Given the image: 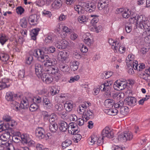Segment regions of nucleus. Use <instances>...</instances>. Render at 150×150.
Segmentation results:
<instances>
[{"instance_id":"nucleus-47","label":"nucleus","mask_w":150,"mask_h":150,"mask_svg":"<svg viewBox=\"0 0 150 150\" xmlns=\"http://www.w3.org/2000/svg\"><path fill=\"white\" fill-rule=\"evenodd\" d=\"M38 107V106L37 104L34 103L31 105L29 109L31 111L34 112L37 110Z\"/></svg>"},{"instance_id":"nucleus-10","label":"nucleus","mask_w":150,"mask_h":150,"mask_svg":"<svg viewBox=\"0 0 150 150\" xmlns=\"http://www.w3.org/2000/svg\"><path fill=\"white\" fill-rule=\"evenodd\" d=\"M137 102L136 98L133 97H129L127 98L125 100L124 103L126 105L131 107L135 106Z\"/></svg>"},{"instance_id":"nucleus-2","label":"nucleus","mask_w":150,"mask_h":150,"mask_svg":"<svg viewBox=\"0 0 150 150\" xmlns=\"http://www.w3.org/2000/svg\"><path fill=\"white\" fill-rule=\"evenodd\" d=\"M133 137V135L132 132L129 131L125 132L118 135V139L120 141L125 142L132 140Z\"/></svg>"},{"instance_id":"nucleus-61","label":"nucleus","mask_w":150,"mask_h":150,"mask_svg":"<svg viewBox=\"0 0 150 150\" xmlns=\"http://www.w3.org/2000/svg\"><path fill=\"white\" fill-rule=\"evenodd\" d=\"M93 3H89V2H85L83 4V6L84 7V8H85V10L86 9H87L88 8H90V6H91L92 7H93L92 4H93Z\"/></svg>"},{"instance_id":"nucleus-64","label":"nucleus","mask_w":150,"mask_h":150,"mask_svg":"<svg viewBox=\"0 0 150 150\" xmlns=\"http://www.w3.org/2000/svg\"><path fill=\"white\" fill-rule=\"evenodd\" d=\"M63 30L66 33L68 34H70L71 33L72 30L71 29L69 28L68 27L66 26H64L63 27Z\"/></svg>"},{"instance_id":"nucleus-59","label":"nucleus","mask_w":150,"mask_h":150,"mask_svg":"<svg viewBox=\"0 0 150 150\" xmlns=\"http://www.w3.org/2000/svg\"><path fill=\"white\" fill-rule=\"evenodd\" d=\"M92 5L93 6V7L92 6V7L91 6H90V8H88L87 9H86V11L89 12H91L94 11L96 8V5L94 3L92 4Z\"/></svg>"},{"instance_id":"nucleus-15","label":"nucleus","mask_w":150,"mask_h":150,"mask_svg":"<svg viewBox=\"0 0 150 150\" xmlns=\"http://www.w3.org/2000/svg\"><path fill=\"white\" fill-rule=\"evenodd\" d=\"M139 28L145 30L147 35L150 34V23L149 21L148 22L144 23L143 24H141Z\"/></svg>"},{"instance_id":"nucleus-16","label":"nucleus","mask_w":150,"mask_h":150,"mask_svg":"<svg viewBox=\"0 0 150 150\" xmlns=\"http://www.w3.org/2000/svg\"><path fill=\"white\" fill-rule=\"evenodd\" d=\"M58 68L63 73L68 72L69 70L68 66L62 62L59 63L58 65Z\"/></svg>"},{"instance_id":"nucleus-35","label":"nucleus","mask_w":150,"mask_h":150,"mask_svg":"<svg viewBox=\"0 0 150 150\" xmlns=\"http://www.w3.org/2000/svg\"><path fill=\"white\" fill-rule=\"evenodd\" d=\"M129 111V108L127 107H121L120 109V113L123 115H126L128 113Z\"/></svg>"},{"instance_id":"nucleus-54","label":"nucleus","mask_w":150,"mask_h":150,"mask_svg":"<svg viewBox=\"0 0 150 150\" xmlns=\"http://www.w3.org/2000/svg\"><path fill=\"white\" fill-rule=\"evenodd\" d=\"M127 84L125 82H122L121 84L120 85V87L119 88L117 87V91H121L124 90L127 87Z\"/></svg>"},{"instance_id":"nucleus-46","label":"nucleus","mask_w":150,"mask_h":150,"mask_svg":"<svg viewBox=\"0 0 150 150\" xmlns=\"http://www.w3.org/2000/svg\"><path fill=\"white\" fill-rule=\"evenodd\" d=\"M84 42L88 46H90L93 45V42L90 38L86 37L84 40Z\"/></svg>"},{"instance_id":"nucleus-28","label":"nucleus","mask_w":150,"mask_h":150,"mask_svg":"<svg viewBox=\"0 0 150 150\" xmlns=\"http://www.w3.org/2000/svg\"><path fill=\"white\" fill-rule=\"evenodd\" d=\"M42 102L43 104L45 107H48L49 108H50L51 107L52 104L50 100L48 98H47L46 96H44L43 97Z\"/></svg>"},{"instance_id":"nucleus-13","label":"nucleus","mask_w":150,"mask_h":150,"mask_svg":"<svg viewBox=\"0 0 150 150\" xmlns=\"http://www.w3.org/2000/svg\"><path fill=\"white\" fill-rule=\"evenodd\" d=\"M58 124L59 129L62 132H65L67 129H68L69 126H68L67 123L64 121L60 120Z\"/></svg>"},{"instance_id":"nucleus-30","label":"nucleus","mask_w":150,"mask_h":150,"mask_svg":"<svg viewBox=\"0 0 150 150\" xmlns=\"http://www.w3.org/2000/svg\"><path fill=\"white\" fill-rule=\"evenodd\" d=\"M27 101H28L26 99H25V100L24 99L22 101L21 103V104H20V107L19 108L18 110H19V108H20L21 107V108L23 109L28 108L29 107V106Z\"/></svg>"},{"instance_id":"nucleus-14","label":"nucleus","mask_w":150,"mask_h":150,"mask_svg":"<svg viewBox=\"0 0 150 150\" xmlns=\"http://www.w3.org/2000/svg\"><path fill=\"white\" fill-rule=\"evenodd\" d=\"M146 22H148V20L144 15H141L137 16L136 22L137 24L139 23L138 26V28L140 27L141 24H143Z\"/></svg>"},{"instance_id":"nucleus-8","label":"nucleus","mask_w":150,"mask_h":150,"mask_svg":"<svg viewBox=\"0 0 150 150\" xmlns=\"http://www.w3.org/2000/svg\"><path fill=\"white\" fill-rule=\"evenodd\" d=\"M70 131L71 134H77L79 132V129L76 124L72 122L69 124L68 131L69 133H70Z\"/></svg>"},{"instance_id":"nucleus-63","label":"nucleus","mask_w":150,"mask_h":150,"mask_svg":"<svg viewBox=\"0 0 150 150\" xmlns=\"http://www.w3.org/2000/svg\"><path fill=\"white\" fill-rule=\"evenodd\" d=\"M25 71L24 70L22 69L20 70L18 72V76L19 78L21 79L24 77Z\"/></svg>"},{"instance_id":"nucleus-42","label":"nucleus","mask_w":150,"mask_h":150,"mask_svg":"<svg viewBox=\"0 0 150 150\" xmlns=\"http://www.w3.org/2000/svg\"><path fill=\"white\" fill-rule=\"evenodd\" d=\"M91 16L92 17H93V18L91 21V23L92 24L94 25L98 21V16H97V15H91Z\"/></svg>"},{"instance_id":"nucleus-19","label":"nucleus","mask_w":150,"mask_h":150,"mask_svg":"<svg viewBox=\"0 0 150 150\" xmlns=\"http://www.w3.org/2000/svg\"><path fill=\"white\" fill-rule=\"evenodd\" d=\"M115 101L111 99H108L105 100L104 104V105L108 108H112L114 104Z\"/></svg>"},{"instance_id":"nucleus-58","label":"nucleus","mask_w":150,"mask_h":150,"mask_svg":"<svg viewBox=\"0 0 150 150\" xmlns=\"http://www.w3.org/2000/svg\"><path fill=\"white\" fill-rule=\"evenodd\" d=\"M79 79V76L78 75L74 76V77H71L69 82V83H72L75 81L78 80Z\"/></svg>"},{"instance_id":"nucleus-7","label":"nucleus","mask_w":150,"mask_h":150,"mask_svg":"<svg viewBox=\"0 0 150 150\" xmlns=\"http://www.w3.org/2000/svg\"><path fill=\"white\" fill-rule=\"evenodd\" d=\"M45 62L44 64L45 67H49L54 66L57 63V61L55 59L50 58L48 56L46 55L43 60V62Z\"/></svg>"},{"instance_id":"nucleus-1","label":"nucleus","mask_w":150,"mask_h":150,"mask_svg":"<svg viewBox=\"0 0 150 150\" xmlns=\"http://www.w3.org/2000/svg\"><path fill=\"white\" fill-rule=\"evenodd\" d=\"M17 95L14 94V92L8 91L6 93V99L8 101L11 102V106L13 109L17 111L20 108V103L14 100L17 98Z\"/></svg>"},{"instance_id":"nucleus-39","label":"nucleus","mask_w":150,"mask_h":150,"mask_svg":"<svg viewBox=\"0 0 150 150\" xmlns=\"http://www.w3.org/2000/svg\"><path fill=\"white\" fill-rule=\"evenodd\" d=\"M8 39L6 36L3 34H0V42L3 45L7 40Z\"/></svg>"},{"instance_id":"nucleus-37","label":"nucleus","mask_w":150,"mask_h":150,"mask_svg":"<svg viewBox=\"0 0 150 150\" xmlns=\"http://www.w3.org/2000/svg\"><path fill=\"white\" fill-rule=\"evenodd\" d=\"M104 85L105 86V89L106 90V93L105 94L107 95H110L111 94V92L110 91L111 90V88L110 86V85L109 83L107 81L106 82H105V83H103Z\"/></svg>"},{"instance_id":"nucleus-24","label":"nucleus","mask_w":150,"mask_h":150,"mask_svg":"<svg viewBox=\"0 0 150 150\" xmlns=\"http://www.w3.org/2000/svg\"><path fill=\"white\" fill-rule=\"evenodd\" d=\"M138 62L137 61H135V66L134 65H133V68L135 69H137L139 71L142 70V69H144L145 68V65L143 63H140V64H138Z\"/></svg>"},{"instance_id":"nucleus-20","label":"nucleus","mask_w":150,"mask_h":150,"mask_svg":"<svg viewBox=\"0 0 150 150\" xmlns=\"http://www.w3.org/2000/svg\"><path fill=\"white\" fill-rule=\"evenodd\" d=\"M53 120H52L50 122L49 125V129L50 131L53 133L55 132L58 129V126L57 124L53 123Z\"/></svg>"},{"instance_id":"nucleus-55","label":"nucleus","mask_w":150,"mask_h":150,"mask_svg":"<svg viewBox=\"0 0 150 150\" xmlns=\"http://www.w3.org/2000/svg\"><path fill=\"white\" fill-rule=\"evenodd\" d=\"M59 91L56 89L55 88H52L50 89V93L52 96H53L58 93Z\"/></svg>"},{"instance_id":"nucleus-18","label":"nucleus","mask_w":150,"mask_h":150,"mask_svg":"<svg viewBox=\"0 0 150 150\" xmlns=\"http://www.w3.org/2000/svg\"><path fill=\"white\" fill-rule=\"evenodd\" d=\"M37 17L38 16L36 14H33L30 15L28 19L30 24L32 25H36L38 23Z\"/></svg>"},{"instance_id":"nucleus-38","label":"nucleus","mask_w":150,"mask_h":150,"mask_svg":"<svg viewBox=\"0 0 150 150\" xmlns=\"http://www.w3.org/2000/svg\"><path fill=\"white\" fill-rule=\"evenodd\" d=\"M20 25L23 28H26L28 22L25 18H23L20 20Z\"/></svg>"},{"instance_id":"nucleus-34","label":"nucleus","mask_w":150,"mask_h":150,"mask_svg":"<svg viewBox=\"0 0 150 150\" xmlns=\"http://www.w3.org/2000/svg\"><path fill=\"white\" fill-rule=\"evenodd\" d=\"M45 52L47 53H53L55 50V48L53 46H51L43 48Z\"/></svg>"},{"instance_id":"nucleus-48","label":"nucleus","mask_w":150,"mask_h":150,"mask_svg":"<svg viewBox=\"0 0 150 150\" xmlns=\"http://www.w3.org/2000/svg\"><path fill=\"white\" fill-rule=\"evenodd\" d=\"M33 100L34 103L38 104L41 102L42 99L41 97L39 96H36L33 98Z\"/></svg>"},{"instance_id":"nucleus-17","label":"nucleus","mask_w":150,"mask_h":150,"mask_svg":"<svg viewBox=\"0 0 150 150\" xmlns=\"http://www.w3.org/2000/svg\"><path fill=\"white\" fill-rule=\"evenodd\" d=\"M83 118H85L86 120H88L89 119H93L94 117V115L93 112L90 110L85 111V112L83 111Z\"/></svg>"},{"instance_id":"nucleus-22","label":"nucleus","mask_w":150,"mask_h":150,"mask_svg":"<svg viewBox=\"0 0 150 150\" xmlns=\"http://www.w3.org/2000/svg\"><path fill=\"white\" fill-rule=\"evenodd\" d=\"M7 81L6 79H4L0 82V91L10 86V84Z\"/></svg>"},{"instance_id":"nucleus-31","label":"nucleus","mask_w":150,"mask_h":150,"mask_svg":"<svg viewBox=\"0 0 150 150\" xmlns=\"http://www.w3.org/2000/svg\"><path fill=\"white\" fill-rule=\"evenodd\" d=\"M42 114L45 121H47L49 120V122H51V121L52 120V119L49 118L50 115L48 114L47 112L44 111H42Z\"/></svg>"},{"instance_id":"nucleus-21","label":"nucleus","mask_w":150,"mask_h":150,"mask_svg":"<svg viewBox=\"0 0 150 150\" xmlns=\"http://www.w3.org/2000/svg\"><path fill=\"white\" fill-rule=\"evenodd\" d=\"M105 113L109 115H115L118 112V110L115 108L106 109L105 110Z\"/></svg>"},{"instance_id":"nucleus-52","label":"nucleus","mask_w":150,"mask_h":150,"mask_svg":"<svg viewBox=\"0 0 150 150\" xmlns=\"http://www.w3.org/2000/svg\"><path fill=\"white\" fill-rule=\"evenodd\" d=\"M122 82L121 81H120L117 80L116 81L113 86L114 89L117 91V88H119V87H120V85L121 84Z\"/></svg>"},{"instance_id":"nucleus-9","label":"nucleus","mask_w":150,"mask_h":150,"mask_svg":"<svg viewBox=\"0 0 150 150\" xmlns=\"http://www.w3.org/2000/svg\"><path fill=\"white\" fill-rule=\"evenodd\" d=\"M98 8L100 10H103L104 13L105 14L108 13L109 11L108 4L105 1L103 2L101 1L98 3Z\"/></svg>"},{"instance_id":"nucleus-12","label":"nucleus","mask_w":150,"mask_h":150,"mask_svg":"<svg viewBox=\"0 0 150 150\" xmlns=\"http://www.w3.org/2000/svg\"><path fill=\"white\" fill-rule=\"evenodd\" d=\"M45 132L44 129L41 127L37 128L35 130V135L40 139H42L45 136Z\"/></svg>"},{"instance_id":"nucleus-44","label":"nucleus","mask_w":150,"mask_h":150,"mask_svg":"<svg viewBox=\"0 0 150 150\" xmlns=\"http://www.w3.org/2000/svg\"><path fill=\"white\" fill-rule=\"evenodd\" d=\"M4 145L6 146H9L8 147L6 150H21V149H15L13 145L11 144H10L7 142H6L4 144Z\"/></svg>"},{"instance_id":"nucleus-50","label":"nucleus","mask_w":150,"mask_h":150,"mask_svg":"<svg viewBox=\"0 0 150 150\" xmlns=\"http://www.w3.org/2000/svg\"><path fill=\"white\" fill-rule=\"evenodd\" d=\"M130 11L128 9L127 11H125L123 12L122 16L124 18H127L130 16Z\"/></svg>"},{"instance_id":"nucleus-51","label":"nucleus","mask_w":150,"mask_h":150,"mask_svg":"<svg viewBox=\"0 0 150 150\" xmlns=\"http://www.w3.org/2000/svg\"><path fill=\"white\" fill-rule=\"evenodd\" d=\"M16 11L18 14L21 15L24 12V9L22 6H19L16 8Z\"/></svg>"},{"instance_id":"nucleus-27","label":"nucleus","mask_w":150,"mask_h":150,"mask_svg":"<svg viewBox=\"0 0 150 150\" xmlns=\"http://www.w3.org/2000/svg\"><path fill=\"white\" fill-rule=\"evenodd\" d=\"M62 2L61 0L54 1L52 4V7L55 9H59L62 6Z\"/></svg>"},{"instance_id":"nucleus-45","label":"nucleus","mask_w":150,"mask_h":150,"mask_svg":"<svg viewBox=\"0 0 150 150\" xmlns=\"http://www.w3.org/2000/svg\"><path fill=\"white\" fill-rule=\"evenodd\" d=\"M98 138L95 136H92L91 137L89 138V140L90 141L91 144L93 145L94 144H96L97 140Z\"/></svg>"},{"instance_id":"nucleus-6","label":"nucleus","mask_w":150,"mask_h":150,"mask_svg":"<svg viewBox=\"0 0 150 150\" xmlns=\"http://www.w3.org/2000/svg\"><path fill=\"white\" fill-rule=\"evenodd\" d=\"M113 132L108 127H106L102 131V136L103 137L112 138L114 137Z\"/></svg>"},{"instance_id":"nucleus-57","label":"nucleus","mask_w":150,"mask_h":150,"mask_svg":"<svg viewBox=\"0 0 150 150\" xmlns=\"http://www.w3.org/2000/svg\"><path fill=\"white\" fill-rule=\"evenodd\" d=\"M36 5L38 6L42 7L45 4V2L44 0H38L35 2Z\"/></svg>"},{"instance_id":"nucleus-11","label":"nucleus","mask_w":150,"mask_h":150,"mask_svg":"<svg viewBox=\"0 0 150 150\" xmlns=\"http://www.w3.org/2000/svg\"><path fill=\"white\" fill-rule=\"evenodd\" d=\"M40 77L44 82L48 84L51 83L53 80V76L47 73L43 74Z\"/></svg>"},{"instance_id":"nucleus-60","label":"nucleus","mask_w":150,"mask_h":150,"mask_svg":"<svg viewBox=\"0 0 150 150\" xmlns=\"http://www.w3.org/2000/svg\"><path fill=\"white\" fill-rule=\"evenodd\" d=\"M82 8V7L79 5L75 6L74 7L75 10L77 11L79 14L80 13H82L81 11Z\"/></svg>"},{"instance_id":"nucleus-43","label":"nucleus","mask_w":150,"mask_h":150,"mask_svg":"<svg viewBox=\"0 0 150 150\" xmlns=\"http://www.w3.org/2000/svg\"><path fill=\"white\" fill-rule=\"evenodd\" d=\"M61 41L62 45L61 47H62L63 49H65L69 46V43L67 40H63Z\"/></svg>"},{"instance_id":"nucleus-3","label":"nucleus","mask_w":150,"mask_h":150,"mask_svg":"<svg viewBox=\"0 0 150 150\" xmlns=\"http://www.w3.org/2000/svg\"><path fill=\"white\" fill-rule=\"evenodd\" d=\"M17 125V122L13 120H11L9 122L6 124L0 122V132L7 130L9 128H14Z\"/></svg>"},{"instance_id":"nucleus-56","label":"nucleus","mask_w":150,"mask_h":150,"mask_svg":"<svg viewBox=\"0 0 150 150\" xmlns=\"http://www.w3.org/2000/svg\"><path fill=\"white\" fill-rule=\"evenodd\" d=\"M55 74L54 75V78L57 81H58L61 78L62 75L57 70Z\"/></svg>"},{"instance_id":"nucleus-5","label":"nucleus","mask_w":150,"mask_h":150,"mask_svg":"<svg viewBox=\"0 0 150 150\" xmlns=\"http://www.w3.org/2000/svg\"><path fill=\"white\" fill-rule=\"evenodd\" d=\"M44 52L40 49L34 50L33 52V55L37 58V60L41 62H43L46 55H45Z\"/></svg>"},{"instance_id":"nucleus-23","label":"nucleus","mask_w":150,"mask_h":150,"mask_svg":"<svg viewBox=\"0 0 150 150\" xmlns=\"http://www.w3.org/2000/svg\"><path fill=\"white\" fill-rule=\"evenodd\" d=\"M64 107L66 111L70 112L72 110L73 107V102L71 101H67L64 104Z\"/></svg>"},{"instance_id":"nucleus-29","label":"nucleus","mask_w":150,"mask_h":150,"mask_svg":"<svg viewBox=\"0 0 150 150\" xmlns=\"http://www.w3.org/2000/svg\"><path fill=\"white\" fill-rule=\"evenodd\" d=\"M22 142L23 144H26L31 139L29 135L27 134H23L21 136Z\"/></svg>"},{"instance_id":"nucleus-62","label":"nucleus","mask_w":150,"mask_h":150,"mask_svg":"<svg viewBox=\"0 0 150 150\" xmlns=\"http://www.w3.org/2000/svg\"><path fill=\"white\" fill-rule=\"evenodd\" d=\"M125 27L126 32L127 33H129L132 30L131 24H129L128 25L127 24L125 25Z\"/></svg>"},{"instance_id":"nucleus-41","label":"nucleus","mask_w":150,"mask_h":150,"mask_svg":"<svg viewBox=\"0 0 150 150\" xmlns=\"http://www.w3.org/2000/svg\"><path fill=\"white\" fill-rule=\"evenodd\" d=\"M57 114L62 119H64L67 115V113L66 111H64V110L60 112H57Z\"/></svg>"},{"instance_id":"nucleus-26","label":"nucleus","mask_w":150,"mask_h":150,"mask_svg":"<svg viewBox=\"0 0 150 150\" xmlns=\"http://www.w3.org/2000/svg\"><path fill=\"white\" fill-rule=\"evenodd\" d=\"M108 43L112 45V48L114 50L117 51L118 48L119 43L117 41L115 42L112 39H109L108 40Z\"/></svg>"},{"instance_id":"nucleus-33","label":"nucleus","mask_w":150,"mask_h":150,"mask_svg":"<svg viewBox=\"0 0 150 150\" xmlns=\"http://www.w3.org/2000/svg\"><path fill=\"white\" fill-rule=\"evenodd\" d=\"M1 61L5 62V63H7L6 62L8 61L9 58L8 55L5 53H1Z\"/></svg>"},{"instance_id":"nucleus-53","label":"nucleus","mask_w":150,"mask_h":150,"mask_svg":"<svg viewBox=\"0 0 150 150\" xmlns=\"http://www.w3.org/2000/svg\"><path fill=\"white\" fill-rule=\"evenodd\" d=\"M54 46L59 49L63 50L62 47H61L62 45L61 41L57 40L56 41L54 42Z\"/></svg>"},{"instance_id":"nucleus-25","label":"nucleus","mask_w":150,"mask_h":150,"mask_svg":"<svg viewBox=\"0 0 150 150\" xmlns=\"http://www.w3.org/2000/svg\"><path fill=\"white\" fill-rule=\"evenodd\" d=\"M40 30V29L39 28H36L32 30L30 35L32 40H36V36L38 35Z\"/></svg>"},{"instance_id":"nucleus-40","label":"nucleus","mask_w":150,"mask_h":150,"mask_svg":"<svg viewBox=\"0 0 150 150\" xmlns=\"http://www.w3.org/2000/svg\"><path fill=\"white\" fill-rule=\"evenodd\" d=\"M79 64V63L78 62L76 61H74L72 62L71 67L74 71H75L78 69Z\"/></svg>"},{"instance_id":"nucleus-4","label":"nucleus","mask_w":150,"mask_h":150,"mask_svg":"<svg viewBox=\"0 0 150 150\" xmlns=\"http://www.w3.org/2000/svg\"><path fill=\"white\" fill-rule=\"evenodd\" d=\"M45 67L41 64L36 63L35 64V69L37 76L39 78L45 73Z\"/></svg>"},{"instance_id":"nucleus-36","label":"nucleus","mask_w":150,"mask_h":150,"mask_svg":"<svg viewBox=\"0 0 150 150\" xmlns=\"http://www.w3.org/2000/svg\"><path fill=\"white\" fill-rule=\"evenodd\" d=\"M72 141L69 139H66L63 142L62 144V146L63 149H64L67 147L70 146L71 144Z\"/></svg>"},{"instance_id":"nucleus-32","label":"nucleus","mask_w":150,"mask_h":150,"mask_svg":"<svg viewBox=\"0 0 150 150\" xmlns=\"http://www.w3.org/2000/svg\"><path fill=\"white\" fill-rule=\"evenodd\" d=\"M88 19V18L84 15H80L78 18V21L81 23H85L87 21Z\"/></svg>"},{"instance_id":"nucleus-49","label":"nucleus","mask_w":150,"mask_h":150,"mask_svg":"<svg viewBox=\"0 0 150 150\" xmlns=\"http://www.w3.org/2000/svg\"><path fill=\"white\" fill-rule=\"evenodd\" d=\"M55 109L57 110L58 112H60L62 110H64L63 105L57 103L55 106Z\"/></svg>"}]
</instances>
